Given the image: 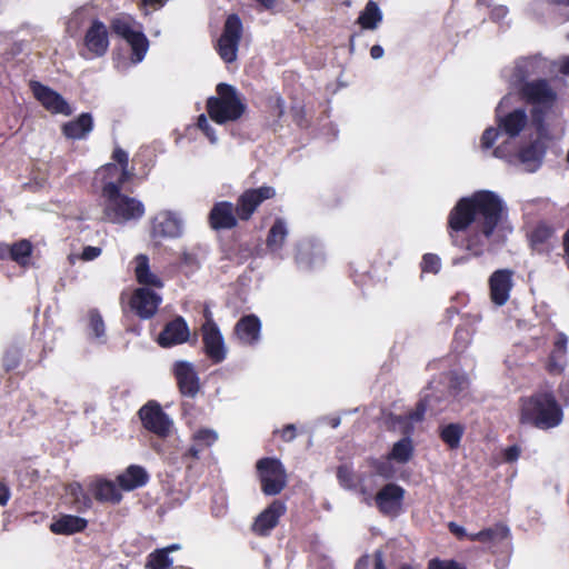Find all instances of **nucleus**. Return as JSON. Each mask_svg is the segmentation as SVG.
Listing matches in <instances>:
<instances>
[{"label":"nucleus","instance_id":"1","mask_svg":"<svg viewBox=\"0 0 569 569\" xmlns=\"http://www.w3.org/2000/svg\"><path fill=\"white\" fill-rule=\"evenodd\" d=\"M505 214L502 199L491 190H478L460 198L447 217L451 244L472 257H481Z\"/></svg>","mask_w":569,"mask_h":569},{"label":"nucleus","instance_id":"2","mask_svg":"<svg viewBox=\"0 0 569 569\" xmlns=\"http://www.w3.org/2000/svg\"><path fill=\"white\" fill-rule=\"evenodd\" d=\"M518 421L540 430L558 427L563 421V410L552 391L539 390L519 398Z\"/></svg>","mask_w":569,"mask_h":569},{"label":"nucleus","instance_id":"3","mask_svg":"<svg viewBox=\"0 0 569 569\" xmlns=\"http://www.w3.org/2000/svg\"><path fill=\"white\" fill-rule=\"evenodd\" d=\"M206 110L213 122L226 124L242 118L247 111V103L233 86L220 82L216 86V96L207 99Z\"/></svg>","mask_w":569,"mask_h":569},{"label":"nucleus","instance_id":"4","mask_svg":"<svg viewBox=\"0 0 569 569\" xmlns=\"http://www.w3.org/2000/svg\"><path fill=\"white\" fill-rule=\"evenodd\" d=\"M519 96L527 104L532 106L530 113L533 126L538 130L543 129L546 119L557 101V92L548 80L526 81L519 89Z\"/></svg>","mask_w":569,"mask_h":569},{"label":"nucleus","instance_id":"5","mask_svg":"<svg viewBox=\"0 0 569 569\" xmlns=\"http://www.w3.org/2000/svg\"><path fill=\"white\" fill-rule=\"evenodd\" d=\"M102 198L106 201L104 213L113 222L138 220L144 214V206L136 198L122 194L121 190L109 183Z\"/></svg>","mask_w":569,"mask_h":569},{"label":"nucleus","instance_id":"6","mask_svg":"<svg viewBox=\"0 0 569 569\" xmlns=\"http://www.w3.org/2000/svg\"><path fill=\"white\" fill-rule=\"evenodd\" d=\"M110 30L123 39L131 48V61L141 62L149 49V40L142 32L141 26L128 14H119L110 20Z\"/></svg>","mask_w":569,"mask_h":569},{"label":"nucleus","instance_id":"7","mask_svg":"<svg viewBox=\"0 0 569 569\" xmlns=\"http://www.w3.org/2000/svg\"><path fill=\"white\" fill-rule=\"evenodd\" d=\"M113 162L106 163L97 171L98 177L101 180V196L103 190L110 186H116L118 190H121L123 184L131 180L133 173L129 171V156L126 150L117 146L111 154Z\"/></svg>","mask_w":569,"mask_h":569},{"label":"nucleus","instance_id":"8","mask_svg":"<svg viewBox=\"0 0 569 569\" xmlns=\"http://www.w3.org/2000/svg\"><path fill=\"white\" fill-rule=\"evenodd\" d=\"M257 473L266 496L279 495L287 486V473L277 458L264 457L257 461Z\"/></svg>","mask_w":569,"mask_h":569},{"label":"nucleus","instance_id":"9","mask_svg":"<svg viewBox=\"0 0 569 569\" xmlns=\"http://www.w3.org/2000/svg\"><path fill=\"white\" fill-rule=\"evenodd\" d=\"M243 33V24L237 13L227 17L222 33L217 42V52L220 58L231 63L237 59V52Z\"/></svg>","mask_w":569,"mask_h":569},{"label":"nucleus","instance_id":"10","mask_svg":"<svg viewBox=\"0 0 569 569\" xmlns=\"http://www.w3.org/2000/svg\"><path fill=\"white\" fill-rule=\"evenodd\" d=\"M276 194V189L267 184L242 191L236 201V211L240 221H249L259 207L264 201L273 199Z\"/></svg>","mask_w":569,"mask_h":569},{"label":"nucleus","instance_id":"11","mask_svg":"<svg viewBox=\"0 0 569 569\" xmlns=\"http://www.w3.org/2000/svg\"><path fill=\"white\" fill-rule=\"evenodd\" d=\"M138 416L142 422L143 428L149 432H152L161 438L169 436L171 420L157 401L150 400L143 405L139 409Z\"/></svg>","mask_w":569,"mask_h":569},{"label":"nucleus","instance_id":"12","mask_svg":"<svg viewBox=\"0 0 569 569\" xmlns=\"http://www.w3.org/2000/svg\"><path fill=\"white\" fill-rule=\"evenodd\" d=\"M405 495L406 490L401 486L386 483L375 496L376 507L382 516L396 518L402 512Z\"/></svg>","mask_w":569,"mask_h":569},{"label":"nucleus","instance_id":"13","mask_svg":"<svg viewBox=\"0 0 569 569\" xmlns=\"http://www.w3.org/2000/svg\"><path fill=\"white\" fill-rule=\"evenodd\" d=\"M33 97L52 114L71 116L73 110L69 102L57 91L39 81H30Z\"/></svg>","mask_w":569,"mask_h":569},{"label":"nucleus","instance_id":"14","mask_svg":"<svg viewBox=\"0 0 569 569\" xmlns=\"http://www.w3.org/2000/svg\"><path fill=\"white\" fill-rule=\"evenodd\" d=\"M287 512V506L282 500L274 499L254 519L251 531L259 537H267L278 526L280 518Z\"/></svg>","mask_w":569,"mask_h":569},{"label":"nucleus","instance_id":"15","mask_svg":"<svg viewBox=\"0 0 569 569\" xmlns=\"http://www.w3.org/2000/svg\"><path fill=\"white\" fill-rule=\"evenodd\" d=\"M239 221L236 204L227 200L216 202L208 214V223L216 231L233 229Z\"/></svg>","mask_w":569,"mask_h":569},{"label":"nucleus","instance_id":"16","mask_svg":"<svg viewBox=\"0 0 569 569\" xmlns=\"http://www.w3.org/2000/svg\"><path fill=\"white\" fill-rule=\"evenodd\" d=\"M161 297L149 288H137L129 301V306L141 319L152 318L161 303Z\"/></svg>","mask_w":569,"mask_h":569},{"label":"nucleus","instance_id":"17","mask_svg":"<svg viewBox=\"0 0 569 569\" xmlns=\"http://www.w3.org/2000/svg\"><path fill=\"white\" fill-rule=\"evenodd\" d=\"M173 372L180 393L194 398L200 390V380L193 366L187 361H178L174 363Z\"/></svg>","mask_w":569,"mask_h":569},{"label":"nucleus","instance_id":"18","mask_svg":"<svg viewBox=\"0 0 569 569\" xmlns=\"http://www.w3.org/2000/svg\"><path fill=\"white\" fill-rule=\"evenodd\" d=\"M496 123L501 133L509 138L518 137L528 124V116L525 109L518 108L505 116L500 114V106L496 109Z\"/></svg>","mask_w":569,"mask_h":569},{"label":"nucleus","instance_id":"19","mask_svg":"<svg viewBox=\"0 0 569 569\" xmlns=\"http://www.w3.org/2000/svg\"><path fill=\"white\" fill-rule=\"evenodd\" d=\"M190 336L189 327L181 316H177L167 322L158 336V343L168 348L188 341Z\"/></svg>","mask_w":569,"mask_h":569},{"label":"nucleus","instance_id":"20","mask_svg":"<svg viewBox=\"0 0 569 569\" xmlns=\"http://www.w3.org/2000/svg\"><path fill=\"white\" fill-rule=\"evenodd\" d=\"M83 42L94 57L104 56L109 48V34L106 24L98 19L93 20L84 34Z\"/></svg>","mask_w":569,"mask_h":569},{"label":"nucleus","instance_id":"21","mask_svg":"<svg viewBox=\"0 0 569 569\" xmlns=\"http://www.w3.org/2000/svg\"><path fill=\"white\" fill-rule=\"evenodd\" d=\"M490 298L497 306H503L512 288V272L508 269L495 271L489 278Z\"/></svg>","mask_w":569,"mask_h":569},{"label":"nucleus","instance_id":"22","mask_svg":"<svg viewBox=\"0 0 569 569\" xmlns=\"http://www.w3.org/2000/svg\"><path fill=\"white\" fill-rule=\"evenodd\" d=\"M201 335L206 356H224L223 337L211 317H208L201 326Z\"/></svg>","mask_w":569,"mask_h":569},{"label":"nucleus","instance_id":"23","mask_svg":"<svg viewBox=\"0 0 569 569\" xmlns=\"http://www.w3.org/2000/svg\"><path fill=\"white\" fill-rule=\"evenodd\" d=\"M149 480V472L140 465H130L116 477L119 488L127 492L144 487Z\"/></svg>","mask_w":569,"mask_h":569},{"label":"nucleus","instance_id":"24","mask_svg":"<svg viewBox=\"0 0 569 569\" xmlns=\"http://www.w3.org/2000/svg\"><path fill=\"white\" fill-rule=\"evenodd\" d=\"M218 433L210 428H200L191 437L192 443L182 453V459L199 460L204 450L210 449L218 441Z\"/></svg>","mask_w":569,"mask_h":569},{"label":"nucleus","instance_id":"25","mask_svg":"<svg viewBox=\"0 0 569 569\" xmlns=\"http://www.w3.org/2000/svg\"><path fill=\"white\" fill-rule=\"evenodd\" d=\"M261 322L256 315L241 317L233 329V333L240 343L254 346L260 339Z\"/></svg>","mask_w":569,"mask_h":569},{"label":"nucleus","instance_id":"26","mask_svg":"<svg viewBox=\"0 0 569 569\" xmlns=\"http://www.w3.org/2000/svg\"><path fill=\"white\" fill-rule=\"evenodd\" d=\"M90 493L100 503L119 505L122 500L121 489L116 481L98 478L89 486Z\"/></svg>","mask_w":569,"mask_h":569},{"label":"nucleus","instance_id":"27","mask_svg":"<svg viewBox=\"0 0 569 569\" xmlns=\"http://www.w3.org/2000/svg\"><path fill=\"white\" fill-rule=\"evenodd\" d=\"M94 122L90 112H82L76 119L61 126V133L71 140H82L93 130Z\"/></svg>","mask_w":569,"mask_h":569},{"label":"nucleus","instance_id":"28","mask_svg":"<svg viewBox=\"0 0 569 569\" xmlns=\"http://www.w3.org/2000/svg\"><path fill=\"white\" fill-rule=\"evenodd\" d=\"M88 527V520L74 516L63 513L56 518L49 526V529L52 533L59 536H72L76 533L83 532Z\"/></svg>","mask_w":569,"mask_h":569},{"label":"nucleus","instance_id":"29","mask_svg":"<svg viewBox=\"0 0 569 569\" xmlns=\"http://www.w3.org/2000/svg\"><path fill=\"white\" fill-rule=\"evenodd\" d=\"M153 237L177 238L181 234V222L169 211L160 212L153 221Z\"/></svg>","mask_w":569,"mask_h":569},{"label":"nucleus","instance_id":"30","mask_svg":"<svg viewBox=\"0 0 569 569\" xmlns=\"http://www.w3.org/2000/svg\"><path fill=\"white\" fill-rule=\"evenodd\" d=\"M134 276L137 282L141 286L153 287L157 289H161L163 287L161 278L151 271L150 260L147 254L139 253L134 257Z\"/></svg>","mask_w":569,"mask_h":569},{"label":"nucleus","instance_id":"31","mask_svg":"<svg viewBox=\"0 0 569 569\" xmlns=\"http://www.w3.org/2000/svg\"><path fill=\"white\" fill-rule=\"evenodd\" d=\"M546 149L539 141L530 142L517 152V159L528 172H535L542 163Z\"/></svg>","mask_w":569,"mask_h":569},{"label":"nucleus","instance_id":"32","mask_svg":"<svg viewBox=\"0 0 569 569\" xmlns=\"http://www.w3.org/2000/svg\"><path fill=\"white\" fill-rule=\"evenodd\" d=\"M412 427L406 430V437L395 442L391 450L387 455V459L397 463L405 465L413 457L415 446L409 436Z\"/></svg>","mask_w":569,"mask_h":569},{"label":"nucleus","instance_id":"33","mask_svg":"<svg viewBox=\"0 0 569 569\" xmlns=\"http://www.w3.org/2000/svg\"><path fill=\"white\" fill-rule=\"evenodd\" d=\"M288 236L287 224L283 219L277 218L268 231L266 246L270 252H278L283 248Z\"/></svg>","mask_w":569,"mask_h":569},{"label":"nucleus","instance_id":"34","mask_svg":"<svg viewBox=\"0 0 569 569\" xmlns=\"http://www.w3.org/2000/svg\"><path fill=\"white\" fill-rule=\"evenodd\" d=\"M538 345L542 342L543 345H551V350L549 356H560L567 352L568 337L560 331H557L553 328H548L542 337L538 338Z\"/></svg>","mask_w":569,"mask_h":569},{"label":"nucleus","instance_id":"35","mask_svg":"<svg viewBox=\"0 0 569 569\" xmlns=\"http://www.w3.org/2000/svg\"><path fill=\"white\" fill-rule=\"evenodd\" d=\"M510 535L509 528L503 523H496L493 527L486 528L479 532L470 535L471 541L479 542H501L508 539Z\"/></svg>","mask_w":569,"mask_h":569},{"label":"nucleus","instance_id":"36","mask_svg":"<svg viewBox=\"0 0 569 569\" xmlns=\"http://www.w3.org/2000/svg\"><path fill=\"white\" fill-rule=\"evenodd\" d=\"M463 435L465 426L458 422L448 423L439 429V438L451 450L460 447Z\"/></svg>","mask_w":569,"mask_h":569},{"label":"nucleus","instance_id":"37","mask_svg":"<svg viewBox=\"0 0 569 569\" xmlns=\"http://www.w3.org/2000/svg\"><path fill=\"white\" fill-rule=\"evenodd\" d=\"M473 333L475 329L472 326L465 325L457 327L451 342L452 356H461L467 351L471 343Z\"/></svg>","mask_w":569,"mask_h":569},{"label":"nucleus","instance_id":"38","mask_svg":"<svg viewBox=\"0 0 569 569\" xmlns=\"http://www.w3.org/2000/svg\"><path fill=\"white\" fill-rule=\"evenodd\" d=\"M68 495L71 497L72 507L78 512H83L92 507V499L79 482L69 485Z\"/></svg>","mask_w":569,"mask_h":569},{"label":"nucleus","instance_id":"39","mask_svg":"<svg viewBox=\"0 0 569 569\" xmlns=\"http://www.w3.org/2000/svg\"><path fill=\"white\" fill-rule=\"evenodd\" d=\"M382 20V13L378 4L370 0L367 2L365 9L360 12L357 22L363 29L373 30Z\"/></svg>","mask_w":569,"mask_h":569},{"label":"nucleus","instance_id":"40","mask_svg":"<svg viewBox=\"0 0 569 569\" xmlns=\"http://www.w3.org/2000/svg\"><path fill=\"white\" fill-rule=\"evenodd\" d=\"M553 232V228L547 223H538L529 236L531 247L539 252L543 251Z\"/></svg>","mask_w":569,"mask_h":569},{"label":"nucleus","instance_id":"41","mask_svg":"<svg viewBox=\"0 0 569 569\" xmlns=\"http://www.w3.org/2000/svg\"><path fill=\"white\" fill-rule=\"evenodd\" d=\"M33 252L30 240L21 239L10 244V259L21 267H26Z\"/></svg>","mask_w":569,"mask_h":569},{"label":"nucleus","instance_id":"42","mask_svg":"<svg viewBox=\"0 0 569 569\" xmlns=\"http://www.w3.org/2000/svg\"><path fill=\"white\" fill-rule=\"evenodd\" d=\"M173 563L172 558L162 549L158 548L147 557V569H169Z\"/></svg>","mask_w":569,"mask_h":569},{"label":"nucleus","instance_id":"43","mask_svg":"<svg viewBox=\"0 0 569 569\" xmlns=\"http://www.w3.org/2000/svg\"><path fill=\"white\" fill-rule=\"evenodd\" d=\"M104 321L97 309H92L88 313V332L92 338L101 339L104 337Z\"/></svg>","mask_w":569,"mask_h":569},{"label":"nucleus","instance_id":"44","mask_svg":"<svg viewBox=\"0 0 569 569\" xmlns=\"http://www.w3.org/2000/svg\"><path fill=\"white\" fill-rule=\"evenodd\" d=\"M427 408H428V402H427V399H420L417 403H416V407L415 409L410 410L407 415L405 416H399L397 418V421L399 423H402L405 421H410V422H420L423 420L425 418V415H426V411H427Z\"/></svg>","mask_w":569,"mask_h":569},{"label":"nucleus","instance_id":"45","mask_svg":"<svg viewBox=\"0 0 569 569\" xmlns=\"http://www.w3.org/2000/svg\"><path fill=\"white\" fill-rule=\"evenodd\" d=\"M391 460H388L387 457L385 459L371 458L369 460V467L378 475L383 478H391L393 476V467L390 463Z\"/></svg>","mask_w":569,"mask_h":569},{"label":"nucleus","instance_id":"46","mask_svg":"<svg viewBox=\"0 0 569 569\" xmlns=\"http://www.w3.org/2000/svg\"><path fill=\"white\" fill-rule=\"evenodd\" d=\"M421 271L437 273L441 268L440 258L435 253H426L421 260Z\"/></svg>","mask_w":569,"mask_h":569},{"label":"nucleus","instance_id":"47","mask_svg":"<svg viewBox=\"0 0 569 569\" xmlns=\"http://www.w3.org/2000/svg\"><path fill=\"white\" fill-rule=\"evenodd\" d=\"M427 569H467L463 563H460L456 560H442L439 558H433L428 562Z\"/></svg>","mask_w":569,"mask_h":569},{"label":"nucleus","instance_id":"48","mask_svg":"<svg viewBox=\"0 0 569 569\" xmlns=\"http://www.w3.org/2000/svg\"><path fill=\"white\" fill-rule=\"evenodd\" d=\"M337 478L342 486L347 488L355 487V473L351 468L339 466L337 469Z\"/></svg>","mask_w":569,"mask_h":569},{"label":"nucleus","instance_id":"49","mask_svg":"<svg viewBox=\"0 0 569 569\" xmlns=\"http://www.w3.org/2000/svg\"><path fill=\"white\" fill-rule=\"evenodd\" d=\"M500 133H501V131L499 130L498 127L497 128L488 127L483 131L481 139H480L482 149H490L495 144V142L498 139Z\"/></svg>","mask_w":569,"mask_h":569},{"label":"nucleus","instance_id":"50","mask_svg":"<svg viewBox=\"0 0 569 569\" xmlns=\"http://www.w3.org/2000/svg\"><path fill=\"white\" fill-rule=\"evenodd\" d=\"M197 127L203 132V134L210 140L211 143L217 141L216 131L210 126L206 114H200L198 117Z\"/></svg>","mask_w":569,"mask_h":569},{"label":"nucleus","instance_id":"51","mask_svg":"<svg viewBox=\"0 0 569 569\" xmlns=\"http://www.w3.org/2000/svg\"><path fill=\"white\" fill-rule=\"evenodd\" d=\"M290 114L297 126L303 128L307 126L306 109L301 103H296L290 107Z\"/></svg>","mask_w":569,"mask_h":569},{"label":"nucleus","instance_id":"52","mask_svg":"<svg viewBox=\"0 0 569 569\" xmlns=\"http://www.w3.org/2000/svg\"><path fill=\"white\" fill-rule=\"evenodd\" d=\"M521 448L518 445H512L502 450V459L505 462L512 463L520 457Z\"/></svg>","mask_w":569,"mask_h":569},{"label":"nucleus","instance_id":"53","mask_svg":"<svg viewBox=\"0 0 569 569\" xmlns=\"http://www.w3.org/2000/svg\"><path fill=\"white\" fill-rule=\"evenodd\" d=\"M102 252V249L100 247H92L87 246L82 249V252L80 254V259L82 261H92L97 259Z\"/></svg>","mask_w":569,"mask_h":569},{"label":"nucleus","instance_id":"54","mask_svg":"<svg viewBox=\"0 0 569 569\" xmlns=\"http://www.w3.org/2000/svg\"><path fill=\"white\" fill-rule=\"evenodd\" d=\"M296 436L297 429L296 426L292 423L286 425L280 431V437L284 442L292 441L296 438Z\"/></svg>","mask_w":569,"mask_h":569},{"label":"nucleus","instance_id":"55","mask_svg":"<svg viewBox=\"0 0 569 569\" xmlns=\"http://www.w3.org/2000/svg\"><path fill=\"white\" fill-rule=\"evenodd\" d=\"M181 263L183 266H187L191 269H198L199 268V262H198V259H197V256L194 253H191V252H183L182 256H181Z\"/></svg>","mask_w":569,"mask_h":569},{"label":"nucleus","instance_id":"56","mask_svg":"<svg viewBox=\"0 0 569 569\" xmlns=\"http://www.w3.org/2000/svg\"><path fill=\"white\" fill-rule=\"evenodd\" d=\"M469 385V380L465 376H455L450 381V387L455 390L462 391Z\"/></svg>","mask_w":569,"mask_h":569},{"label":"nucleus","instance_id":"57","mask_svg":"<svg viewBox=\"0 0 569 569\" xmlns=\"http://www.w3.org/2000/svg\"><path fill=\"white\" fill-rule=\"evenodd\" d=\"M565 366L558 363L557 358H549L546 365V369L550 375H560L563 371Z\"/></svg>","mask_w":569,"mask_h":569},{"label":"nucleus","instance_id":"58","mask_svg":"<svg viewBox=\"0 0 569 569\" xmlns=\"http://www.w3.org/2000/svg\"><path fill=\"white\" fill-rule=\"evenodd\" d=\"M558 393L560 397V400L565 406L569 405V381H562L558 386Z\"/></svg>","mask_w":569,"mask_h":569},{"label":"nucleus","instance_id":"59","mask_svg":"<svg viewBox=\"0 0 569 569\" xmlns=\"http://www.w3.org/2000/svg\"><path fill=\"white\" fill-rule=\"evenodd\" d=\"M20 358H4L3 369L6 372H12L19 367Z\"/></svg>","mask_w":569,"mask_h":569},{"label":"nucleus","instance_id":"60","mask_svg":"<svg viewBox=\"0 0 569 569\" xmlns=\"http://www.w3.org/2000/svg\"><path fill=\"white\" fill-rule=\"evenodd\" d=\"M10 499V489L9 487L0 481V506H6Z\"/></svg>","mask_w":569,"mask_h":569},{"label":"nucleus","instance_id":"61","mask_svg":"<svg viewBox=\"0 0 569 569\" xmlns=\"http://www.w3.org/2000/svg\"><path fill=\"white\" fill-rule=\"evenodd\" d=\"M562 247L565 251V262L569 270V229L565 232L562 237Z\"/></svg>","mask_w":569,"mask_h":569},{"label":"nucleus","instance_id":"62","mask_svg":"<svg viewBox=\"0 0 569 569\" xmlns=\"http://www.w3.org/2000/svg\"><path fill=\"white\" fill-rule=\"evenodd\" d=\"M375 558V567L373 569H387L383 560V552L381 550H377L373 553Z\"/></svg>","mask_w":569,"mask_h":569},{"label":"nucleus","instance_id":"63","mask_svg":"<svg viewBox=\"0 0 569 569\" xmlns=\"http://www.w3.org/2000/svg\"><path fill=\"white\" fill-rule=\"evenodd\" d=\"M383 48L379 44H375L370 49V56L372 59H380L383 56Z\"/></svg>","mask_w":569,"mask_h":569},{"label":"nucleus","instance_id":"64","mask_svg":"<svg viewBox=\"0 0 569 569\" xmlns=\"http://www.w3.org/2000/svg\"><path fill=\"white\" fill-rule=\"evenodd\" d=\"M10 259V244L0 242V260Z\"/></svg>","mask_w":569,"mask_h":569}]
</instances>
